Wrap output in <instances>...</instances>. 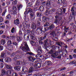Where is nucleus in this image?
I'll return each mask as SVG.
<instances>
[{
  "label": "nucleus",
  "instance_id": "60",
  "mask_svg": "<svg viewBox=\"0 0 76 76\" xmlns=\"http://www.w3.org/2000/svg\"><path fill=\"white\" fill-rule=\"evenodd\" d=\"M69 27L66 28V26H65L64 27V30H66L67 31V30H69Z\"/></svg>",
  "mask_w": 76,
  "mask_h": 76
},
{
  "label": "nucleus",
  "instance_id": "43",
  "mask_svg": "<svg viewBox=\"0 0 76 76\" xmlns=\"http://www.w3.org/2000/svg\"><path fill=\"white\" fill-rule=\"evenodd\" d=\"M35 57L37 58H39V57H41V56L40 54H37Z\"/></svg>",
  "mask_w": 76,
  "mask_h": 76
},
{
  "label": "nucleus",
  "instance_id": "46",
  "mask_svg": "<svg viewBox=\"0 0 76 76\" xmlns=\"http://www.w3.org/2000/svg\"><path fill=\"white\" fill-rule=\"evenodd\" d=\"M6 18L7 19H10V18H11V15H10L9 14L7 15V16L6 17Z\"/></svg>",
  "mask_w": 76,
  "mask_h": 76
},
{
  "label": "nucleus",
  "instance_id": "35",
  "mask_svg": "<svg viewBox=\"0 0 76 76\" xmlns=\"http://www.w3.org/2000/svg\"><path fill=\"white\" fill-rule=\"evenodd\" d=\"M43 31H44V33H45V32L46 31H48V30H49V28L47 27H45L44 28H43Z\"/></svg>",
  "mask_w": 76,
  "mask_h": 76
},
{
  "label": "nucleus",
  "instance_id": "52",
  "mask_svg": "<svg viewBox=\"0 0 76 76\" xmlns=\"http://www.w3.org/2000/svg\"><path fill=\"white\" fill-rule=\"evenodd\" d=\"M3 50V46H2L1 44H0V51H2Z\"/></svg>",
  "mask_w": 76,
  "mask_h": 76
},
{
  "label": "nucleus",
  "instance_id": "2",
  "mask_svg": "<svg viewBox=\"0 0 76 76\" xmlns=\"http://www.w3.org/2000/svg\"><path fill=\"white\" fill-rule=\"evenodd\" d=\"M57 12L56 13V15L59 16H62L63 14L66 13V9L65 8H59L57 10Z\"/></svg>",
  "mask_w": 76,
  "mask_h": 76
},
{
  "label": "nucleus",
  "instance_id": "62",
  "mask_svg": "<svg viewBox=\"0 0 76 76\" xmlns=\"http://www.w3.org/2000/svg\"><path fill=\"white\" fill-rule=\"evenodd\" d=\"M13 76H18V74L14 72L12 74Z\"/></svg>",
  "mask_w": 76,
  "mask_h": 76
},
{
  "label": "nucleus",
  "instance_id": "28",
  "mask_svg": "<svg viewBox=\"0 0 76 76\" xmlns=\"http://www.w3.org/2000/svg\"><path fill=\"white\" fill-rule=\"evenodd\" d=\"M1 43L2 45H4V44L6 43V40L4 39H2L1 41Z\"/></svg>",
  "mask_w": 76,
  "mask_h": 76
},
{
  "label": "nucleus",
  "instance_id": "63",
  "mask_svg": "<svg viewBox=\"0 0 76 76\" xmlns=\"http://www.w3.org/2000/svg\"><path fill=\"white\" fill-rule=\"evenodd\" d=\"M3 20V18L1 17H0V23L2 22Z\"/></svg>",
  "mask_w": 76,
  "mask_h": 76
},
{
  "label": "nucleus",
  "instance_id": "59",
  "mask_svg": "<svg viewBox=\"0 0 76 76\" xmlns=\"http://www.w3.org/2000/svg\"><path fill=\"white\" fill-rule=\"evenodd\" d=\"M34 69H38V66L36 64H35L34 65Z\"/></svg>",
  "mask_w": 76,
  "mask_h": 76
},
{
  "label": "nucleus",
  "instance_id": "4",
  "mask_svg": "<svg viewBox=\"0 0 76 76\" xmlns=\"http://www.w3.org/2000/svg\"><path fill=\"white\" fill-rule=\"evenodd\" d=\"M27 58L30 61H31V62H35V59L34 58L32 57L31 56H29L27 57Z\"/></svg>",
  "mask_w": 76,
  "mask_h": 76
},
{
  "label": "nucleus",
  "instance_id": "61",
  "mask_svg": "<svg viewBox=\"0 0 76 76\" xmlns=\"http://www.w3.org/2000/svg\"><path fill=\"white\" fill-rule=\"evenodd\" d=\"M18 2V0H15L14 1H13L12 3L13 4H17V3Z\"/></svg>",
  "mask_w": 76,
  "mask_h": 76
},
{
  "label": "nucleus",
  "instance_id": "12",
  "mask_svg": "<svg viewBox=\"0 0 76 76\" xmlns=\"http://www.w3.org/2000/svg\"><path fill=\"white\" fill-rule=\"evenodd\" d=\"M44 44L43 45L45 47H46L48 45V39H46L44 41Z\"/></svg>",
  "mask_w": 76,
  "mask_h": 76
},
{
  "label": "nucleus",
  "instance_id": "22",
  "mask_svg": "<svg viewBox=\"0 0 76 76\" xmlns=\"http://www.w3.org/2000/svg\"><path fill=\"white\" fill-rule=\"evenodd\" d=\"M14 69L16 70H18V71H19V70H20V66H15L14 67Z\"/></svg>",
  "mask_w": 76,
  "mask_h": 76
},
{
  "label": "nucleus",
  "instance_id": "37",
  "mask_svg": "<svg viewBox=\"0 0 76 76\" xmlns=\"http://www.w3.org/2000/svg\"><path fill=\"white\" fill-rule=\"evenodd\" d=\"M6 71L2 69L1 71V74L2 76H3V75H5L6 74Z\"/></svg>",
  "mask_w": 76,
  "mask_h": 76
},
{
  "label": "nucleus",
  "instance_id": "15",
  "mask_svg": "<svg viewBox=\"0 0 76 76\" xmlns=\"http://www.w3.org/2000/svg\"><path fill=\"white\" fill-rule=\"evenodd\" d=\"M5 61L7 63H8V62H10V61H11V58L9 57L6 58L5 59Z\"/></svg>",
  "mask_w": 76,
  "mask_h": 76
},
{
  "label": "nucleus",
  "instance_id": "38",
  "mask_svg": "<svg viewBox=\"0 0 76 76\" xmlns=\"http://www.w3.org/2000/svg\"><path fill=\"white\" fill-rule=\"evenodd\" d=\"M36 15L37 16H38V17H40L42 14L40 12H38L37 13Z\"/></svg>",
  "mask_w": 76,
  "mask_h": 76
},
{
  "label": "nucleus",
  "instance_id": "10",
  "mask_svg": "<svg viewBox=\"0 0 76 76\" xmlns=\"http://www.w3.org/2000/svg\"><path fill=\"white\" fill-rule=\"evenodd\" d=\"M5 57H6V53H4V52L2 53H1L0 58H4Z\"/></svg>",
  "mask_w": 76,
  "mask_h": 76
},
{
  "label": "nucleus",
  "instance_id": "16",
  "mask_svg": "<svg viewBox=\"0 0 76 76\" xmlns=\"http://www.w3.org/2000/svg\"><path fill=\"white\" fill-rule=\"evenodd\" d=\"M46 6L51 7V2L49 1H48L46 3Z\"/></svg>",
  "mask_w": 76,
  "mask_h": 76
},
{
  "label": "nucleus",
  "instance_id": "55",
  "mask_svg": "<svg viewBox=\"0 0 76 76\" xmlns=\"http://www.w3.org/2000/svg\"><path fill=\"white\" fill-rule=\"evenodd\" d=\"M12 10L14 11H16L17 10V8H16V7L15 6H14L12 7Z\"/></svg>",
  "mask_w": 76,
  "mask_h": 76
},
{
  "label": "nucleus",
  "instance_id": "20",
  "mask_svg": "<svg viewBox=\"0 0 76 76\" xmlns=\"http://www.w3.org/2000/svg\"><path fill=\"white\" fill-rule=\"evenodd\" d=\"M17 6V8L19 10H20L22 8V7H23V5L22 4H20V5H18Z\"/></svg>",
  "mask_w": 76,
  "mask_h": 76
},
{
  "label": "nucleus",
  "instance_id": "42",
  "mask_svg": "<svg viewBox=\"0 0 76 76\" xmlns=\"http://www.w3.org/2000/svg\"><path fill=\"white\" fill-rule=\"evenodd\" d=\"M36 65H37V66L38 68H39V67H41V64L39 63H36Z\"/></svg>",
  "mask_w": 76,
  "mask_h": 76
},
{
  "label": "nucleus",
  "instance_id": "25",
  "mask_svg": "<svg viewBox=\"0 0 76 76\" xmlns=\"http://www.w3.org/2000/svg\"><path fill=\"white\" fill-rule=\"evenodd\" d=\"M55 27V26H54L53 24L50 25L49 27V28L50 29H53V28Z\"/></svg>",
  "mask_w": 76,
  "mask_h": 76
},
{
  "label": "nucleus",
  "instance_id": "11",
  "mask_svg": "<svg viewBox=\"0 0 76 76\" xmlns=\"http://www.w3.org/2000/svg\"><path fill=\"white\" fill-rule=\"evenodd\" d=\"M58 52H56L52 54V57L53 58H56L57 57V56H58Z\"/></svg>",
  "mask_w": 76,
  "mask_h": 76
},
{
  "label": "nucleus",
  "instance_id": "50",
  "mask_svg": "<svg viewBox=\"0 0 76 76\" xmlns=\"http://www.w3.org/2000/svg\"><path fill=\"white\" fill-rule=\"evenodd\" d=\"M4 66V64L1 62H0V67L1 68H3Z\"/></svg>",
  "mask_w": 76,
  "mask_h": 76
},
{
  "label": "nucleus",
  "instance_id": "29",
  "mask_svg": "<svg viewBox=\"0 0 76 76\" xmlns=\"http://www.w3.org/2000/svg\"><path fill=\"white\" fill-rule=\"evenodd\" d=\"M40 3L39 1H37L36 3V4L34 6L35 7H39V5Z\"/></svg>",
  "mask_w": 76,
  "mask_h": 76
},
{
  "label": "nucleus",
  "instance_id": "47",
  "mask_svg": "<svg viewBox=\"0 0 76 76\" xmlns=\"http://www.w3.org/2000/svg\"><path fill=\"white\" fill-rule=\"evenodd\" d=\"M29 34L25 32L24 33V38L25 39L26 37L28 36Z\"/></svg>",
  "mask_w": 76,
  "mask_h": 76
},
{
  "label": "nucleus",
  "instance_id": "44",
  "mask_svg": "<svg viewBox=\"0 0 76 76\" xmlns=\"http://www.w3.org/2000/svg\"><path fill=\"white\" fill-rule=\"evenodd\" d=\"M50 47L51 48H52L53 49V50H56V46H55L54 45H51Z\"/></svg>",
  "mask_w": 76,
  "mask_h": 76
},
{
  "label": "nucleus",
  "instance_id": "5",
  "mask_svg": "<svg viewBox=\"0 0 76 76\" xmlns=\"http://www.w3.org/2000/svg\"><path fill=\"white\" fill-rule=\"evenodd\" d=\"M71 12H72V15L74 16V18L75 16H76V12L75 11V10H74V7H72L71 8Z\"/></svg>",
  "mask_w": 76,
  "mask_h": 76
},
{
  "label": "nucleus",
  "instance_id": "6",
  "mask_svg": "<svg viewBox=\"0 0 76 76\" xmlns=\"http://www.w3.org/2000/svg\"><path fill=\"white\" fill-rule=\"evenodd\" d=\"M30 16L31 20H35V15L31 13L30 14Z\"/></svg>",
  "mask_w": 76,
  "mask_h": 76
},
{
  "label": "nucleus",
  "instance_id": "18",
  "mask_svg": "<svg viewBox=\"0 0 76 76\" xmlns=\"http://www.w3.org/2000/svg\"><path fill=\"white\" fill-rule=\"evenodd\" d=\"M14 23L15 24H16V25H18V24H19V19H17L16 20H15Z\"/></svg>",
  "mask_w": 76,
  "mask_h": 76
},
{
  "label": "nucleus",
  "instance_id": "3",
  "mask_svg": "<svg viewBox=\"0 0 76 76\" xmlns=\"http://www.w3.org/2000/svg\"><path fill=\"white\" fill-rule=\"evenodd\" d=\"M36 32L37 34L40 35L43 34L42 32L44 33L45 31L43 29V27L41 26V27H38L37 28V30H36Z\"/></svg>",
  "mask_w": 76,
  "mask_h": 76
},
{
  "label": "nucleus",
  "instance_id": "27",
  "mask_svg": "<svg viewBox=\"0 0 76 76\" xmlns=\"http://www.w3.org/2000/svg\"><path fill=\"white\" fill-rule=\"evenodd\" d=\"M39 10L41 12H43V11H44V7L43 6L40 7L39 9H38V10Z\"/></svg>",
  "mask_w": 76,
  "mask_h": 76
},
{
  "label": "nucleus",
  "instance_id": "32",
  "mask_svg": "<svg viewBox=\"0 0 76 76\" xmlns=\"http://www.w3.org/2000/svg\"><path fill=\"white\" fill-rule=\"evenodd\" d=\"M32 34L30 33H29L27 36V40H29L30 38H31V37Z\"/></svg>",
  "mask_w": 76,
  "mask_h": 76
},
{
  "label": "nucleus",
  "instance_id": "23",
  "mask_svg": "<svg viewBox=\"0 0 76 76\" xmlns=\"http://www.w3.org/2000/svg\"><path fill=\"white\" fill-rule=\"evenodd\" d=\"M13 47L12 45H10L8 47V48L9 51H12V50H13Z\"/></svg>",
  "mask_w": 76,
  "mask_h": 76
},
{
  "label": "nucleus",
  "instance_id": "58",
  "mask_svg": "<svg viewBox=\"0 0 76 76\" xmlns=\"http://www.w3.org/2000/svg\"><path fill=\"white\" fill-rule=\"evenodd\" d=\"M47 34H45L44 35V37H43L44 39H46V38H47Z\"/></svg>",
  "mask_w": 76,
  "mask_h": 76
},
{
  "label": "nucleus",
  "instance_id": "48",
  "mask_svg": "<svg viewBox=\"0 0 76 76\" xmlns=\"http://www.w3.org/2000/svg\"><path fill=\"white\" fill-rule=\"evenodd\" d=\"M76 63V61H73L72 62H70V63H69V64H75Z\"/></svg>",
  "mask_w": 76,
  "mask_h": 76
},
{
  "label": "nucleus",
  "instance_id": "13",
  "mask_svg": "<svg viewBox=\"0 0 76 76\" xmlns=\"http://www.w3.org/2000/svg\"><path fill=\"white\" fill-rule=\"evenodd\" d=\"M48 19V18L45 17H42V21L43 22H46L47 20Z\"/></svg>",
  "mask_w": 76,
  "mask_h": 76
},
{
  "label": "nucleus",
  "instance_id": "9",
  "mask_svg": "<svg viewBox=\"0 0 76 76\" xmlns=\"http://www.w3.org/2000/svg\"><path fill=\"white\" fill-rule=\"evenodd\" d=\"M32 9L30 8H28V10L27 12H24V15H27L28 13H32Z\"/></svg>",
  "mask_w": 76,
  "mask_h": 76
},
{
  "label": "nucleus",
  "instance_id": "21",
  "mask_svg": "<svg viewBox=\"0 0 76 76\" xmlns=\"http://www.w3.org/2000/svg\"><path fill=\"white\" fill-rule=\"evenodd\" d=\"M21 72L23 73H27V68H24L22 69Z\"/></svg>",
  "mask_w": 76,
  "mask_h": 76
},
{
  "label": "nucleus",
  "instance_id": "53",
  "mask_svg": "<svg viewBox=\"0 0 76 76\" xmlns=\"http://www.w3.org/2000/svg\"><path fill=\"white\" fill-rule=\"evenodd\" d=\"M26 32H27V33H28V34L29 33H31V30L29 29V28H28V29H27Z\"/></svg>",
  "mask_w": 76,
  "mask_h": 76
},
{
  "label": "nucleus",
  "instance_id": "14",
  "mask_svg": "<svg viewBox=\"0 0 76 76\" xmlns=\"http://www.w3.org/2000/svg\"><path fill=\"white\" fill-rule=\"evenodd\" d=\"M56 44H57L58 45H59L60 47H61L63 44H64V43L63 42H58L56 43Z\"/></svg>",
  "mask_w": 76,
  "mask_h": 76
},
{
  "label": "nucleus",
  "instance_id": "57",
  "mask_svg": "<svg viewBox=\"0 0 76 76\" xmlns=\"http://www.w3.org/2000/svg\"><path fill=\"white\" fill-rule=\"evenodd\" d=\"M35 42L34 41H31V44L32 45L34 46V44H35Z\"/></svg>",
  "mask_w": 76,
  "mask_h": 76
},
{
  "label": "nucleus",
  "instance_id": "40",
  "mask_svg": "<svg viewBox=\"0 0 76 76\" xmlns=\"http://www.w3.org/2000/svg\"><path fill=\"white\" fill-rule=\"evenodd\" d=\"M30 39H31V40H35V37H34V36L31 35Z\"/></svg>",
  "mask_w": 76,
  "mask_h": 76
},
{
  "label": "nucleus",
  "instance_id": "36",
  "mask_svg": "<svg viewBox=\"0 0 76 76\" xmlns=\"http://www.w3.org/2000/svg\"><path fill=\"white\" fill-rule=\"evenodd\" d=\"M23 24L24 26H25V25L26 26H27V27H28V28H29V27H30V26H29V24H26V23H25V22H23Z\"/></svg>",
  "mask_w": 76,
  "mask_h": 76
},
{
  "label": "nucleus",
  "instance_id": "41",
  "mask_svg": "<svg viewBox=\"0 0 76 76\" xmlns=\"http://www.w3.org/2000/svg\"><path fill=\"white\" fill-rule=\"evenodd\" d=\"M12 41L11 40H8L7 44L8 45H10V44H12Z\"/></svg>",
  "mask_w": 76,
  "mask_h": 76
},
{
  "label": "nucleus",
  "instance_id": "7",
  "mask_svg": "<svg viewBox=\"0 0 76 76\" xmlns=\"http://www.w3.org/2000/svg\"><path fill=\"white\" fill-rule=\"evenodd\" d=\"M34 71V67L33 66H31L29 68L28 71V73H32Z\"/></svg>",
  "mask_w": 76,
  "mask_h": 76
},
{
  "label": "nucleus",
  "instance_id": "64",
  "mask_svg": "<svg viewBox=\"0 0 76 76\" xmlns=\"http://www.w3.org/2000/svg\"><path fill=\"white\" fill-rule=\"evenodd\" d=\"M52 11V13H54V12H56V9H51Z\"/></svg>",
  "mask_w": 76,
  "mask_h": 76
},
{
  "label": "nucleus",
  "instance_id": "39",
  "mask_svg": "<svg viewBox=\"0 0 76 76\" xmlns=\"http://www.w3.org/2000/svg\"><path fill=\"white\" fill-rule=\"evenodd\" d=\"M15 29L14 27L11 30L12 33H15Z\"/></svg>",
  "mask_w": 76,
  "mask_h": 76
},
{
  "label": "nucleus",
  "instance_id": "24",
  "mask_svg": "<svg viewBox=\"0 0 76 76\" xmlns=\"http://www.w3.org/2000/svg\"><path fill=\"white\" fill-rule=\"evenodd\" d=\"M5 66H6V67H7L8 69H12V68L11 65H8L7 64H6Z\"/></svg>",
  "mask_w": 76,
  "mask_h": 76
},
{
  "label": "nucleus",
  "instance_id": "26",
  "mask_svg": "<svg viewBox=\"0 0 76 76\" xmlns=\"http://www.w3.org/2000/svg\"><path fill=\"white\" fill-rule=\"evenodd\" d=\"M36 23L37 26V28H38V27H41V26H40V24L41 23L39 21H38L37 22H36Z\"/></svg>",
  "mask_w": 76,
  "mask_h": 76
},
{
  "label": "nucleus",
  "instance_id": "33",
  "mask_svg": "<svg viewBox=\"0 0 76 76\" xmlns=\"http://www.w3.org/2000/svg\"><path fill=\"white\" fill-rule=\"evenodd\" d=\"M25 18L24 19L25 20L26 22H28V21H29V18H28V17L27 16H26V15H25Z\"/></svg>",
  "mask_w": 76,
  "mask_h": 76
},
{
  "label": "nucleus",
  "instance_id": "31",
  "mask_svg": "<svg viewBox=\"0 0 76 76\" xmlns=\"http://www.w3.org/2000/svg\"><path fill=\"white\" fill-rule=\"evenodd\" d=\"M50 23L49 22H46L45 24L44 25V26L45 27L47 26H50Z\"/></svg>",
  "mask_w": 76,
  "mask_h": 76
},
{
  "label": "nucleus",
  "instance_id": "19",
  "mask_svg": "<svg viewBox=\"0 0 76 76\" xmlns=\"http://www.w3.org/2000/svg\"><path fill=\"white\" fill-rule=\"evenodd\" d=\"M52 64V63H51V61H46L45 62V64H47V65H48V66H50L51 65V64Z\"/></svg>",
  "mask_w": 76,
  "mask_h": 76
},
{
  "label": "nucleus",
  "instance_id": "1",
  "mask_svg": "<svg viewBox=\"0 0 76 76\" xmlns=\"http://www.w3.org/2000/svg\"><path fill=\"white\" fill-rule=\"evenodd\" d=\"M23 45L24 46H21L20 47V50H21L23 51L24 52H27L28 51H30V49L28 45L27 42H24L23 43Z\"/></svg>",
  "mask_w": 76,
  "mask_h": 76
},
{
  "label": "nucleus",
  "instance_id": "45",
  "mask_svg": "<svg viewBox=\"0 0 76 76\" xmlns=\"http://www.w3.org/2000/svg\"><path fill=\"white\" fill-rule=\"evenodd\" d=\"M48 42H49V43L51 45H53V44H52V43L53 42L51 41V39H48Z\"/></svg>",
  "mask_w": 76,
  "mask_h": 76
},
{
  "label": "nucleus",
  "instance_id": "56",
  "mask_svg": "<svg viewBox=\"0 0 76 76\" xmlns=\"http://www.w3.org/2000/svg\"><path fill=\"white\" fill-rule=\"evenodd\" d=\"M50 35H53V37H54V35L55 34V31H53L51 33H50Z\"/></svg>",
  "mask_w": 76,
  "mask_h": 76
},
{
  "label": "nucleus",
  "instance_id": "8",
  "mask_svg": "<svg viewBox=\"0 0 76 76\" xmlns=\"http://www.w3.org/2000/svg\"><path fill=\"white\" fill-rule=\"evenodd\" d=\"M37 52L38 53V54H41V53H42V49H41V47H38L37 49Z\"/></svg>",
  "mask_w": 76,
  "mask_h": 76
},
{
  "label": "nucleus",
  "instance_id": "54",
  "mask_svg": "<svg viewBox=\"0 0 76 76\" xmlns=\"http://www.w3.org/2000/svg\"><path fill=\"white\" fill-rule=\"evenodd\" d=\"M53 53H54V51L53 50H51L48 52V54H53Z\"/></svg>",
  "mask_w": 76,
  "mask_h": 76
},
{
  "label": "nucleus",
  "instance_id": "51",
  "mask_svg": "<svg viewBox=\"0 0 76 76\" xmlns=\"http://www.w3.org/2000/svg\"><path fill=\"white\" fill-rule=\"evenodd\" d=\"M39 45H42L44 44V42H43L41 41V40H39Z\"/></svg>",
  "mask_w": 76,
  "mask_h": 76
},
{
  "label": "nucleus",
  "instance_id": "17",
  "mask_svg": "<svg viewBox=\"0 0 76 76\" xmlns=\"http://www.w3.org/2000/svg\"><path fill=\"white\" fill-rule=\"evenodd\" d=\"M31 28L32 29H36L37 28L36 24L34 23H33L31 25Z\"/></svg>",
  "mask_w": 76,
  "mask_h": 76
},
{
  "label": "nucleus",
  "instance_id": "49",
  "mask_svg": "<svg viewBox=\"0 0 76 76\" xmlns=\"http://www.w3.org/2000/svg\"><path fill=\"white\" fill-rule=\"evenodd\" d=\"M58 2L60 4H63V1H62V0H58Z\"/></svg>",
  "mask_w": 76,
  "mask_h": 76
},
{
  "label": "nucleus",
  "instance_id": "34",
  "mask_svg": "<svg viewBox=\"0 0 76 76\" xmlns=\"http://www.w3.org/2000/svg\"><path fill=\"white\" fill-rule=\"evenodd\" d=\"M48 19L49 21H52L53 19V17L52 16H50L48 18Z\"/></svg>",
  "mask_w": 76,
  "mask_h": 76
},
{
  "label": "nucleus",
  "instance_id": "30",
  "mask_svg": "<svg viewBox=\"0 0 76 76\" xmlns=\"http://www.w3.org/2000/svg\"><path fill=\"white\" fill-rule=\"evenodd\" d=\"M22 37H17V41H20L21 40H22Z\"/></svg>",
  "mask_w": 76,
  "mask_h": 76
}]
</instances>
